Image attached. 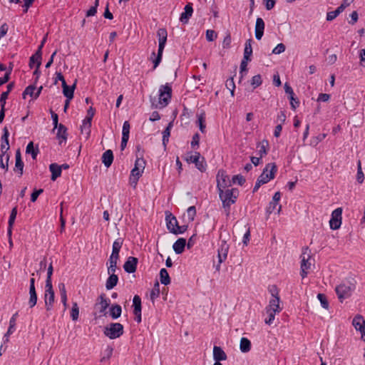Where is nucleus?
<instances>
[{
	"label": "nucleus",
	"instance_id": "nucleus-1",
	"mask_svg": "<svg viewBox=\"0 0 365 365\" xmlns=\"http://www.w3.org/2000/svg\"><path fill=\"white\" fill-rule=\"evenodd\" d=\"M219 191V196L222 202V207L228 216L230 212L231 205L235 203L239 195V190L237 188L220 190Z\"/></svg>",
	"mask_w": 365,
	"mask_h": 365
},
{
	"label": "nucleus",
	"instance_id": "nucleus-2",
	"mask_svg": "<svg viewBox=\"0 0 365 365\" xmlns=\"http://www.w3.org/2000/svg\"><path fill=\"white\" fill-rule=\"evenodd\" d=\"M354 289L355 283L351 281H344L336 287L335 292L337 294L338 299L341 302H342L344 299L351 297Z\"/></svg>",
	"mask_w": 365,
	"mask_h": 365
},
{
	"label": "nucleus",
	"instance_id": "nucleus-3",
	"mask_svg": "<svg viewBox=\"0 0 365 365\" xmlns=\"http://www.w3.org/2000/svg\"><path fill=\"white\" fill-rule=\"evenodd\" d=\"M159 38V46L157 57L153 61V68L155 69L162 60L163 52L167 41L168 33L165 29H159L157 31Z\"/></svg>",
	"mask_w": 365,
	"mask_h": 365
},
{
	"label": "nucleus",
	"instance_id": "nucleus-4",
	"mask_svg": "<svg viewBox=\"0 0 365 365\" xmlns=\"http://www.w3.org/2000/svg\"><path fill=\"white\" fill-rule=\"evenodd\" d=\"M103 334L110 339L120 337L123 334V326L120 323H110L104 328Z\"/></svg>",
	"mask_w": 365,
	"mask_h": 365
},
{
	"label": "nucleus",
	"instance_id": "nucleus-5",
	"mask_svg": "<svg viewBox=\"0 0 365 365\" xmlns=\"http://www.w3.org/2000/svg\"><path fill=\"white\" fill-rule=\"evenodd\" d=\"M301 276L304 278L307 275V270L312 265L311 259V251L308 247H304L301 255Z\"/></svg>",
	"mask_w": 365,
	"mask_h": 365
},
{
	"label": "nucleus",
	"instance_id": "nucleus-6",
	"mask_svg": "<svg viewBox=\"0 0 365 365\" xmlns=\"http://www.w3.org/2000/svg\"><path fill=\"white\" fill-rule=\"evenodd\" d=\"M277 171V168L275 163H268L257 179L265 184L274 178Z\"/></svg>",
	"mask_w": 365,
	"mask_h": 365
},
{
	"label": "nucleus",
	"instance_id": "nucleus-7",
	"mask_svg": "<svg viewBox=\"0 0 365 365\" xmlns=\"http://www.w3.org/2000/svg\"><path fill=\"white\" fill-rule=\"evenodd\" d=\"M172 96V88L169 83L163 85L159 89V104L162 108L166 106Z\"/></svg>",
	"mask_w": 365,
	"mask_h": 365
},
{
	"label": "nucleus",
	"instance_id": "nucleus-8",
	"mask_svg": "<svg viewBox=\"0 0 365 365\" xmlns=\"http://www.w3.org/2000/svg\"><path fill=\"white\" fill-rule=\"evenodd\" d=\"M270 291L272 298L269 300V305L266 309L279 313L282 311V307L279 306L280 299L278 296V290L276 287H273Z\"/></svg>",
	"mask_w": 365,
	"mask_h": 365
},
{
	"label": "nucleus",
	"instance_id": "nucleus-9",
	"mask_svg": "<svg viewBox=\"0 0 365 365\" xmlns=\"http://www.w3.org/2000/svg\"><path fill=\"white\" fill-rule=\"evenodd\" d=\"M55 294L52 284H46L44 294L45 307L47 312L52 309L54 303Z\"/></svg>",
	"mask_w": 365,
	"mask_h": 365
},
{
	"label": "nucleus",
	"instance_id": "nucleus-10",
	"mask_svg": "<svg viewBox=\"0 0 365 365\" xmlns=\"http://www.w3.org/2000/svg\"><path fill=\"white\" fill-rule=\"evenodd\" d=\"M232 182L229 176L223 170H220L217 175V187L218 190H224L229 186H231Z\"/></svg>",
	"mask_w": 365,
	"mask_h": 365
},
{
	"label": "nucleus",
	"instance_id": "nucleus-11",
	"mask_svg": "<svg viewBox=\"0 0 365 365\" xmlns=\"http://www.w3.org/2000/svg\"><path fill=\"white\" fill-rule=\"evenodd\" d=\"M341 214L342 209L341 207H338L332 212L331 218L329 221L331 229L337 230L340 227L341 224Z\"/></svg>",
	"mask_w": 365,
	"mask_h": 365
},
{
	"label": "nucleus",
	"instance_id": "nucleus-12",
	"mask_svg": "<svg viewBox=\"0 0 365 365\" xmlns=\"http://www.w3.org/2000/svg\"><path fill=\"white\" fill-rule=\"evenodd\" d=\"M187 162L195 163L196 168L201 172L206 170V164L204 158H201L200 153L196 152L194 155H190L186 158Z\"/></svg>",
	"mask_w": 365,
	"mask_h": 365
},
{
	"label": "nucleus",
	"instance_id": "nucleus-13",
	"mask_svg": "<svg viewBox=\"0 0 365 365\" xmlns=\"http://www.w3.org/2000/svg\"><path fill=\"white\" fill-rule=\"evenodd\" d=\"M229 250V245L226 241L223 240L221 242L220 247L218 249V264L216 266V270L220 271V264L224 262L227 257Z\"/></svg>",
	"mask_w": 365,
	"mask_h": 365
},
{
	"label": "nucleus",
	"instance_id": "nucleus-14",
	"mask_svg": "<svg viewBox=\"0 0 365 365\" xmlns=\"http://www.w3.org/2000/svg\"><path fill=\"white\" fill-rule=\"evenodd\" d=\"M352 325L361 334V339L365 341V320L362 316L358 314L354 317L352 321Z\"/></svg>",
	"mask_w": 365,
	"mask_h": 365
},
{
	"label": "nucleus",
	"instance_id": "nucleus-15",
	"mask_svg": "<svg viewBox=\"0 0 365 365\" xmlns=\"http://www.w3.org/2000/svg\"><path fill=\"white\" fill-rule=\"evenodd\" d=\"M37 303V294L35 288V279L31 277L30 279L29 286V305L30 308H33Z\"/></svg>",
	"mask_w": 365,
	"mask_h": 365
},
{
	"label": "nucleus",
	"instance_id": "nucleus-16",
	"mask_svg": "<svg viewBox=\"0 0 365 365\" xmlns=\"http://www.w3.org/2000/svg\"><path fill=\"white\" fill-rule=\"evenodd\" d=\"M133 314L135 316V320L138 323L141 322V299L138 295H135L133 297Z\"/></svg>",
	"mask_w": 365,
	"mask_h": 365
},
{
	"label": "nucleus",
	"instance_id": "nucleus-17",
	"mask_svg": "<svg viewBox=\"0 0 365 365\" xmlns=\"http://www.w3.org/2000/svg\"><path fill=\"white\" fill-rule=\"evenodd\" d=\"M138 258L135 257H129L123 265L124 270L128 273H133L136 271Z\"/></svg>",
	"mask_w": 365,
	"mask_h": 365
},
{
	"label": "nucleus",
	"instance_id": "nucleus-18",
	"mask_svg": "<svg viewBox=\"0 0 365 365\" xmlns=\"http://www.w3.org/2000/svg\"><path fill=\"white\" fill-rule=\"evenodd\" d=\"M165 221L168 230L174 234L175 227L178 225V220L176 217L170 212H165Z\"/></svg>",
	"mask_w": 365,
	"mask_h": 365
},
{
	"label": "nucleus",
	"instance_id": "nucleus-19",
	"mask_svg": "<svg viewBox=\"0 0 365 365\" xmlns=\"http://www.w3.org/2000/svg\"><path fill=\"white\" fill-rule=\"evenodd\" d=\"M3 132L4 133L1 138V152L3 153V154H6L10 148L9 143V133L6 127L4 128Z\"/></svg>",
	"mask_w": 365,
	"mask_h": 365
},
{
	"label": "nucleus",
	"instance_id": "nucleus-20",
	"mask_svg": "<svg viewBox=\"0 0 365 365\" xmlns=\"http://www.w3.org/2000/svg\"><path fill=\"white\" fill-rule=\"evenodd\" d=\"M99 302L96 304V307H99V312L103 315L106 314V310L109 306V301L105 298V294L100 295L98 299Z\"/></svg>",
	"mask_w": 365,
	"mask_h": 365
},
{
	"label": "nucleus",
	"instance_id": "nucleus-21",
	"mask_svg": "<svg viewBox=\"0 0 365 365\" xmlns=\"http://www.w3.org/2000/svg\"><path fill=\"white\" fill-rule=\"evenodd\" d=\"M264 22L262 18H257L255 24V38L260 40L264 34Z\"/></svg>",
	"mask_w": 365,
	"mask_h": 365
},
{
	"label": "nucleus",
	"instance_id": "nucleus-22",
	"mask_svg": "<svg viewBox=\"0 0 365 365\" xmlns=\"http://www.w3.org/2000/svg\"><path fill=\"white\" fill-rule=\"evenodd\" d=\"M184 9L185 11L181 14L180 20L182 23L187 24L193 12L192 4L191 3H188L185 6Z\"/></svg>",
	"mask_w": 365,
	"mask_h": 365
},
{
	"label": "nucleus",
	"instance_id": "nucleus-23",
	"mask_svg": "<svg viewBox=\"0 0 365 365\" xmlns=\"http://www.w3.org/2000/svg\"><path fill=\"white\" fill-rule=\"evenodd\" d=\"M77 80H75L74 83L71 86H68L66 82H63L62 85L63 93L66 98L72 99L73 98L74 91L76 87Z\"/></svg>",
	"mask_w": 365,
	"mask_h": 365
},
{
	"label": "nucleus",
	"instance_id": "nucleus-24",
	"mask_svg": "<svg viewBox=\"0 0 365 365\" xmlns=\"http://www.w3.org/2000/svg\"><path fill=\"white\" fill-rule=\"evenodd\" d=\"M213 358L215 362L225 361L227 359V355L220 346H215L213 347Z\"/></svg>",
	"mask_w": 365,
	"mask_h": 365
},
{
	"label": "nucleus",
	"instance_id": "nucleus-25",
	"mask_svg": "<svg viewBox=\"0 0 365 365\" xmlns=\"http://www.w3.org/2000/svg\"><path fill=\"white\" fill-rule=\"evenodd\" d=\"M15 158H16V163H15L14 171H19L20 175H22L24 165L21 160V154L20 149H18L16 151Z\"/></svg>",
	"mask_w": 365,
	"mask_h": 365
},
{
	"label": "nucleus",
	"instance_id": "nucleus-26",
	"mask_svg": "<svg viewBox=\"0 0 365 365\" xmlns=\"http://www.w3.org/2000/svg\"><path fill=\"white\" fill-rule=\"evenodd\" d=\"M143 172L138 170V168H133L131 170L130 176V183L134 187H135L138 179L142 175Z\"/></svg>",
	"mask_w": 365,
	"mask_h": 365
},
{
	"label": "nucleus",
	"instance_id": "nucleus-27",
	"mask_svg": "<svg viewBox=\"0 0 365 365\" xmlns=\"http://www.w3.org/2000/svg\"><path fill=\"white\" fill-rule=\"evenodd\" d=\"M17 215V208L16 207H14L11 212L10 217L8 222V230H7V235L11 236L12 235V228L15 222V219Z\"/></svg>",
	"mask_w": 365,
	"mask_h": 365
},
{
	"label": "nucleus",
	"instance_id": "nucleus-28",
	"mask_svg": "<svg viewBox=\"0 0 365 365\" xmlns=\"http://www.w3.org/2000/svg\"><path fill=\"white\" fill-rule=\"evenodd\" d=\"M113 161V154L111 150H107L102 155V163L106 168H109Z\"/></svg>",
	"mask_w": 365,
	"mask_h": 365
},
{
	"label": "nucleus",
	"instance_id": "nucleus-29",
	"mask_svg": "<svg viewBox=\"0 0 365 365\" xmlns=\"http://www.w3.org/2000/svg\"><path fill=\"white\" fill-rule=\"evenodd\" d=\"M50 171L51 172V179L54 181L57 178L60 177L62 172V167H59V165L56 163H51L49 165Z\"/></svg>",
	"mask_w": 365,
	"mask_h": 365
},
{
	"label": "nucleus",
	"instance_id": "nucleus-30",
	"mask_svg": "<svg viewBox=\"0 0 365 365\" xmlns=\"http://www.w3.org/2000/svg\"><path fill=\"white\" fill-rule=\"evenodd\" d=\"M186 246V240L184 238H179L176 242L173 244V248L175 252L178 255L181 254Z\"/></svg>",
	"mask_w": 365,
	"mask_h": 365
},
{
	"label": "nucleus",
	"instance_id": "nucleus-31",
	"mask_svg": "<svg viewBox=\"0 0 365 365\" xmlns=\"http://www.w3.org/2000/svg\"><path fill=\"white\" fill-rule=\"evenodd\" d=\"M41 56L42 51H36V53L32 55L29 60V66L33 67L34 63H36V67L39 68L41 64Z\"/></svg>",
	"mask_w": 365,
	"mask_h": 365
},
{
	"label": "nucleus",
	"instance_id": "nucleus-32",
	"mask_svg": "<svg viewBox=\"0 0 365 365\" xmlns=\"http://www.w3.org/2000/svg\"><path fill=\"white\" fill-rule=\"evenodd\" d=\"M123 245L121 239H117L113 244V250L110 257L119 258V252Z\"/></svg>",
	"mask_w": 365,
	"mask_h": 365
},
{
	"label": "nucleus",
	"instance_id": "nucleus-33",
	"mask_svg": "<svg viewBox=\"0 0 365 365\" xmlns=\"http://www.w3.org/2000/svg\"><path fill=\"white\" fill-rule=\"evenodd\" d=\"M109 274L110 276L107 279L106 283V287L107 289H113L115 286H116L118 281V277L116 274H115V273H110Z\"/></svg>",
	"mask_w": 365,
	"mask_h": 365
},
{
	"label": "nucleus",
	"instance_id": "nucleus-34",
	"mask_svg": "<svg viewBox=\"0 0 365 365\" xmlns=\"http://www.w3.org/2000/svg\"><path fill=\"white\" fill-rule=\"evenodd\" d=\"M17 316H18V312H16L14 314H13V316L10 319L9 329H8L7 332L6 333V334L4 335V338L6 339V341L9 340V335L11 334H12L14 331V329L16 326V320Z\"/></svg>",
	"mask_w": 365,
	"mask_h": 365
},
{
	"label": "nucleus",
	"instance_id": "nucleus-35",
	"mask_svg": "<svg viewBox=\"0 0 365 365\" xmlns=\"http://www.w3.org/2000/svg\"><path fill=\"white\" fill-rule=\"evenodd\" d=\"M251 342L250 341L245 338L242 337L240 339V349L243 353H247L251 350Z\"/></svg>",
	"mask_w": 365,
	"mask_h": 365
},
{
	"label": "nucleus",
	"instance_id": "nucleus-36",
	"mask_svg": "<svg viewBox=\"0 0 365 365\" xmlns=\"http://www.w3.org/2000/svg\"><path fill=\"white\" fill-rule=\"evenodd\" d=\"M252 39H248L245 42L243 58L246 60H251V56L252 54Z\"/></svg>",
	"mask_w": 365,
	"mask_h": 365
},
{
	"label": "nucleus",
	"instance_id": "nucleus-37",
	"mask_svg": "<svg viewBox=\"0 0 365 365\" xmlns=\"http://www.w3.org/2000/svg\"><path fill=\"white\" fill-rule=\"evenodd\" d=\"M122 308L119 304H113L110 308V317L115 319L120 317Z\"/></svg>",
	"mask_w": 365,
	"mask_h": 365
},
{
	"label": "nucleus",
	"instance_id": "nucleus-38",
	"mask_svg": "<svg viewBox=\"0 0 365 365\" xmlns=\"http://www.w3.org/2000/svg\"><path fill=\"white\" fill-rule=\"evenodd\" d=\"M160 282L164 285H168L170 283V278L166 269L162 268L160 271Z\"/></svg>",
	"mask_w": 365,
	"mask_h": 365
},
{
	"label": "nucleus",
	"instance_id": "nucleus-39",
	"mask_svg": "<svg viewBox=\"0 0 365 365\" xmlns=\"http://www.w3.org/2000/svg\"><path fill=\"white\" fill-rule=\"evenodd\" d=\"M58 131L56 136L58 139L66 140L67 139V128L63 124H59L57 128Z\"/></svg>",
	"mask_w": 365,
	"mask_h": 365
},
{
	"label": "nucleus",
	"instance_id": "nucleus-40",
	"mask_svg": "<svg viewBox=\"0 0 365 365\" xmlns=\"http://www.w3.org/2000/svg\"><path fill=\"white\" fill-rule=\"evenodd\" d=\"M91 121H87L83 120V125L81 126V130L82 134H85L86 138H88L91 133Z\"/></svg>",
	"mask_w": 365,
	"mask_h": 365
},
{
	"label": "nucleus",
	"instance_id": "nucleus-41",
	"mask_svg": "<svg viewBox=\"0 0 365 365\" xmlns=\"http://www.w3.org/2000/svg\"><path fill=\"white\" fill-rule=\"evenodd\" d=\"M118 259L119 258L113 257L110 256L109 259H108L109 266L108 267V274L115 273L116 268H117V262H118Z\"/></svg>",
	"mask_w": 365,
	"mask_h": 365
},
{
	"label": "nucleus",
	"instance_id": "nucleus-42",
	"mask_svg": "<svg viewBox=\"0 0 365 365\" xmlns=\"http://www.w3.org/2000/svg\"><path fill=\"white\" fill-rule=\"evenodd\" d=\"M9 155L3 154L0 155V167L3 169H4L6 171H8L9 170Z\"/></svg>",
	"mask_w": 365,
	"mask_h": 365
},
{
	"label": "nucleus",
	"instance_id": "nucleus-43",
	"mask_svg": "<svg viewBox=\"0 0 365 365\" xmlns=\"http://www.w3.org/2000/svg\"><path fill=\"white\" fill-rule=\"evenodd\" d=\"M173 127V123H169L166 128L163 132V143L166 146L167 143L169 141V137L170 135V130Z\"/></svg>",
	"mask_w": 365,
	"mask_h": 365
},
{
	"label": "nucleus",
	"instance_id": "nucleus-44",
	"mask_svg": "<svg viewBox=\"0 0 365 365\" xmlns=\"http://www.w3.org/2000/svg\"><path fill=\"white\" fill-rule=\"evenodd\" d=\"M269 146V143L267 140H263L261 143H259L257 148H259L258 153L259 154L260 158H262L264 155H266L267 148Z\"/></svg>",
	"mask_w": 365,
	"mask_h": 365
},
{
	"label": "nucleus",
	"instance_id": "nucleus-45",
	"mask_svg": "<svg viewBox=\"0 0 365 365\" xmlns=\"http://www.w3.org/2000/svg\"><path fill=\"white\" fill-rule=\"evenodd\" d=\"M160 295V284L157 281L154 284L153 288L150 292V299L153 302H154L155 299L158 298Z\"/></svg>",
	"mask_w": 365,
	"mask_h": 365
},
{
	"label": "nucleus",
	"instance_id": "nucleus-46",
	"mask_svg": "<svg viewBox=\"0 0 365 365\" xmlns=\"http://www.w3.org/2000/svg\"><path fill=\"white\" fill-rule=\"evenodd\" d=\"M26 152L27 153H31V156H32V158L34 160H36V156L39 152L38 150V148H36V149L34 148V143L33 142H30L27 146H26Z\"/></svg>",
	"mask_w": 365,
	"mask_h": 365
},
{
	"label": "nucleus",
	"instance_id": "nucleus-47",
	"mask_svg": "<svg viewBox=\"0 0 365 365\" xmlns=\"http://www.w3.org/2000/svg\"><path fill=\"white\" fill-rule=\"evenodd\" d=\"M364 179V173L361 168V161L359 160L357 163V174H356V180L359 183H362Z\"/></svg>",
	"mask_w": 365,
	"mask_h": 365
},
{
	"label": "nucleus",
	"instance_id": "nucleus-48",
	"mask_svg": "<svg viewBox=\"0 0 365 365\" xmlns=\"http://www.w3.org/2000/svg\"><path fill=\"white\" fill-rule=\"evenodd\" d=\"M79 315V308L76 302L73 303V307L71 312V317L73 321H76Z\"/></svg>",
	"mask_w": 365,
	"mask_h": 365
},
{
	"label": "nucleus",
	"instance_id": "nucleus-49",
	"mask_svg": "<svg viewBox=\"0 0 365 365\" xmlns=\"http://www.w3.org/2000/svg\"><path fill=\"white\" fill-rule=\"evenodd\" d=\"M36 89L35 86L31 85L26 88L22 93L23 98H26V95H29L31 97L34 98V91Z\"/></svg>",
	"mask_w": 365,
	"mask_h": 365
},
{
	"label": "nucleus",
	"instance_id": "nucleus-50",
	"mask_svg": "<svg viewBox=\"0 0 365 365\" xmlns=\"http://www.w3.org/2000/svg\"><path fill=\"white\" fill-rule=\"evenodd\" d=\"M317 298L320 301L322 307L326 309H329V302L327 299L325 294L319 293L317 294Z\"/></svg>",
	"mask_w": 365,
	"mask_h": 365
},
{
	"label": "nucleus",
	"instance_id": "nucleus-51",
	"mask_svg": "<svg viewBox=\"0 0 365 365\" xmlns=\"http://www.w3.org/2000/svg\"><path fill=\"white\" fill-rule=\"evenodd\" d=\"M130 125L128 121H125L123 125L122 138H129Z\"/></svg>",
	"mask_w": 365,
	"mask_h": 365
},
{
	"label": "nucleus",
	"instance_id": "nucleus-52",
	"mask_svg": "<svg viewBox=\"0 0 365 365\" xmlns=\"http://www.w3.org/2000/svg\"><path fill=\"white\" fill-rule=\"evenodd\" d=\"M226 87L227 89L230 91L231 96H234L235 95V84L233 80V78H230L228 79L226 82Z\"/></svg>",
	"mask_w": 365,
	"mask_h": 365
},
{
	"label": "nucleus",
	"instance_id": "nucleus-53",
	"mask_svg": "<svg viewBox=\"0 0 365 365\" xmlns=\"http://www.w3.org/2000/svg\"><path fill=\"white\" fill-rule=\"evenodd\" d=\"M99 0H96L94 5L90 8L89 10H88L86 13V16H94L97 12V8L98 6Z\"/></svg>",
	"mask_w": 365,
	"mask_h": 365
},
{
	"label": "nucleus",
	"instance_id": "nucleus-54",
	"mask_svg": "<svg viewBox=\"0 0 365 365\" xmlns=\"http://www.w3.org/2000/svg\"><path fill=\"white\" fill-rule=\"evenodd\" d=\"M217 36L214 30L208 29L206 31V39L208 41H213Z\"/></svg>",
	"mask_w": 365,
	"mask_h": 365
},
{
	"label": "nucleus",
	"instance_id": "nucleus-55",
	"mask_svg": "<svg viewBox=\"0 0 365 365\" xmlns=\"http://www.w3.org/2000/svg\"><path fill=\"white\" fill-rule=\"evenodd\" d=\"M262 78L260 75L254 76L252 78L251 84L254 88H257L262 84Z\"/></svg>",
	"mask_w": 365,
	"mask_h": 365
},
{
	"label": "nucleus",
	"instance_id": "nucleus-56",
	"mask_svg": "<svg viewBox=\"0 0 365 365\" xmlns=\"http://www.w3.org/2000/svg\"><path fill=\"white\" fill-rule=\"evenodd\" d=\"M11 71H12V68H10L9 69H8L6 71L4 77L0 78V86H2L3 84L7 83L9 81Z\"/></svg>",
	"mask_w": 365,
	"mask_h": 365
},
{
	"label": "nucleus",
	"instance_id": "nucleus-57",
	"mask_svg": "<svg viewBox=\"0 0 365 365\" xmlns=\"http://www.w3.org/2000/svg\"><path fill=\"white\" fill-rule=\"evenodd\" d=\"M285 48H286V47H285L284 44L282 43H280L277 44L275 48H274V49L272 50V53L280 54L285 51Z\"/></svg>",
	"mask_w": 365,
	"mask_h": 365
},
{
	"label": "nucleus",
	"instance_id": "nucleus-58",
	"mask_svg": "<svg viewBox=\"0 0 365 365\" xmlns=\"http://www.w3.org/2000/svg\"><path fill=\"white\" fill-rule=\"evenodd\" d=\"M245 182V178L241 175H236L232 177V183H238L242 185Z\"/></svg>",
	"mask_w": 365,
	"mask_h": 365
},
{
	"label": "nucleus",
	"instance_id": "nucleus-59",
	"mask_svg": "<svg viewBox=\"0 0 365 365\" xmlns=\"http://www.w3.org/2000/svg\"><path fill=\"white\" fill-rule=\"evenodd\" d=\"M145 161L143 158H138L135 163V168H138V170H141L143 173V170L145 168Z\"/></svg>",
	"mask_w": 365,
	"mask_h": 365
},
{
	"label": "nucleus",
	"instance_id": "nucleus-60",
	"mask_svg": "<svg viewBox=\"0 0 365 365\" xmlns=\"http://www.w3.org/2000/svg\"><path fill=\"white\" fill-rule=\"evenodd\" d=\"M266 312L268 314V318L265 319L264 322L267 324L270 325L272 324V322L274 319L275 314L277 312H272V311L267 310V309H266Z\"/></svg>",
	"mask_w": 365,
	"mask_h": 365
},
{
	"label": "nucleus",
	"instance_id": "nucleus-61",
	"mask_svg": "<svg viewBox=\"0 0 365 365\" xmlns=\"http://www.w3.org/2000/svg\"><path fill=\"white\" fill-rule=\"evenodd\" d=\"M52 274H53V266H52V264L51 263L48 267L46 284H52V282H51Z\"/></svg>",
	"mask_w": 365,
	"mask_h": 365
},
{
	"label": "nucleus",
	"instance_id": "nucleus-62",
	"mask_svg": "<svg viewBox=\"0 0 365 365\" xmlns=\"http://www.w3.org/2000/svg\"><path fill=\"white\" fill-rule=\"evenodd\" d=\"M187 215L189 217V218L190 219V220H194V217L196 215V209H195V206H190V207H188V209L187 210Z\"/></svg>",
	"mask_w": 365,
	"mask_h": 365
},
{
	"label": "nucleus",
	"instance_id": "nucleus-63",
	"mask_svg": "<svg viewBox=\"0 0 365 365\" xmlns=\"http://www.w3.org/2000/svg\"><path fill=\"white\" fill-rule=\"evenodd\" d=\"M43 192V189L35 190L31 193V202H36V200H37V198L39 196V195H41Z\"/></svg>",
	"mask_w": 365,
	"mask_h": 365
},
{
	"label": "nucleus",
	"instance_id": "nucleus-64",
	"mask_svg": "<svg viewBox=\"0 0 365 365\" xmlns=\"http://www.w3.org/2000/svg\"><path fill=\"white\" fill-rule=\"evenodd\" d=\"M289 98L290 100V104L292 106V108L293 110H295L297 106H299V101L294 97V96H289Z\"/></svg>",
	"mask_w": 365,
	"mask_h": 365
}]
</instances>
